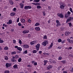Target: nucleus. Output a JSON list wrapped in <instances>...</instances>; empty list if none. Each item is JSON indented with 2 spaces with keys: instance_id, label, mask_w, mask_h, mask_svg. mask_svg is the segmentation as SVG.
I'll use <instances>...</instances> for the list:
<instances>
[{
  "instance_id": "nucleus-14",
  "label": "nucleus",
  "mask_w": 73,
  "mask_h": 73,
  "mask_svg": "<svg viewBox=\"0 0 73 73\" xmlns=\"http://www.w3.org/2000/svg\"><path fill=\"white\" fill-rule=\"evenodd\" d=\"M20 5L21 6V8L22 9L24 8V5L23 3H20Z\"/></svg>"
},
{
  "instance_id": "nucleus-5",
  "label": "nucleus",
  "mask_w": 73,
  "mask_h": 73,
  "mask_svg": "<svg viewBox=\"0 0 73 73\" xmlns=\"http://www.w3.org/2000/svg\"><path fill=\"white\" fill-rule=\"evenodd\" d=\"M36 43H37V41L34 40L30 42V44L31 45H33Z\"/></svg>"
},
{
  "instance_id": "nucleus-49",
  "label": "nucleus",
  "mask_w": 73,
  "mask_h": 73,
  "mask_svg": "<svg viewBox=\"0 0 73 73\" xmlns=\"http://www.w3.org/2000/svg\"><path fill=\"white\" fill-rule=\"evenodd\" d=\"M20 19V18H18L17 19V20L16 21L17 23H18L19 22V20Z\"/></svg>"
},
{
  "instance_id": "nucleus-29",
  "label": "nucleus",
  "mask_w": 73,
  "mask_h": 73,
  "mask_svg": "<svg viewBox=\"0 0 73 73\" xmlns=\"http://www.w3.org/2000/svg\"><path fill=\"white\" fill-rule=\"evenodd\" d=\"M69 15L68 14H66L65 15V17L66 19H67L68 17V16H69Z\"/></svg>"
},
{
  "instance_id": "nucleus-45",
  "label": "nucleus",
  "mask_w": 73,
  "mask_h": 73,
  "mask_svg": "<svg viewBox=\"0 0 73 73\" xmlns=\"http://www.w3.org/2000/svg\"><path fill=\"white\" fill-rule=\"evenodd\" d=\"M44 39H46L47 38V36L46 35H44Z\"/></svg>"
},
{
  "instance_id": "nucleus-12",
  "label": "nucleus",
  "mask_w": 73,
  "mask_h": 73,
  "mask_svg": "<svg viewBox=\"0 0 73 73\" xmlns=\"http://www.w3.org/2000/svg\"><path fill=\"white\" fill-rule=\"evenodd\" d=\"M67 41L71 43V44H72V43H73V40H71L70 39H68Z\"/></svg>"
},
{
  "instance_id": "nucleus-11",
  "label": "nucleus",
  "mask_w": 73,
  "mask_h": 73,
  "mask_svg": "<svg viewBox=\"0 0 73 73\" xmlns=\"http://www.w3.org/2000/svg\"><path fill=\"white\" fill-rule=\"evenodd\" d=\"M35 29L36 31H40V28L39 27H36L35 28Z\"/></svg>"
},
{
  "instance_id": "nucleus-34",
  "label": "nucleus",
  "mask_w": 73,
  "mask_h": 73,
  "mask_svg": "<svg viewBox=\"0 0 73 73\" xmlns=\"http://www.w3.org/2000/svg\"><path fill=\"white\" fill-rule=\"evenodd\" d=\"M42 13H43V15L44 16H45V15H46V13H45V11H43Z\"/></svg>"
},
{
  "instance_id": "nucleus-37",
  "label": "nucleus",
  "mask_w": 73,
  "mask_h": 73,
  "mask_svg": "<svg viewBox=\"0 0 73 73\" xmlns=\"http://www.w3.org/2000/svg\"><path fill=\"white\" fill-rule=\"evenodd\" d=\"M33 53H37V50H33Z\"/></svg>"
},
{
  "instance_id": "nucleus-63",
  "label": "nucleus",
  "mask_w": 73,
  "mask_h": 73,
  "mask_svg": "<svg viewBox=\"0 0 73 73\" xmlns=\"http://www.w3.org/2000/svg\"><path fill=\"white\" fill-rule=\"evenodd\" d=\"M61 48H62L60 46H59L58 47V48H59V49H61Z\"/></svg>"
},
{
  "instance_id": "nucleus-61",
  "label": "nucleus",
  "mask_w": 73,
  "mask_h": 73,
  "mask_svg": "<svg viewBox=\"0 0 73 73\" xmlns=\"http://www.w3.org/2000/svg\"><path fill=\"white\" fill-rule=\"evenodd\" d=\"M69 48H68V49H72V47H69Z\"/></svg>"
},
{
  "instance_id": "nucleus-54",
  "label": "nucleus",
  "mask_w": 73,
  "mask_h": 73,
  "mask_svg": "<svg viewBox=\"0 0 73 73\" xmlns=\"http://www.w3.org/2000/svg\"><path fill=\"white\" fill-rule=\"evenodd\" d=\"M62 62H63V63H64V64H65L66 62H65V60H62L61 61Z\"/></svg>"
},
{
  "instance_id": "nucleus-8",
  "label": "nucleus",
  "mask_w": 73,
  "mask_h": 73,
  "mask_svg": "<svg viewBox=\"0 0 73 73\" xmlns=\"http://www.w3.org/2000/svg\"><path fill=\"white\" fill-rule=\"evenodd\" d=\"M29 32V30H24L23 31V33L24 34H27V33H28Z\"/></svg>"
},
{
  "instance_id": "nucleus-46",
  "label": "nucleus",
  "mask_w": 73,
  "mask_h": 73,
  "mask_svg": "<svg viewBox=\"0 0 73 73\" xmlns=\"http://www.w3.org/2000/svg\"><path fill=\"white\" fill-rule=\"evenodd\" d=\"M56 23H57V24H58L59 23H60V21L58 20H56Z\"/></svg>"
},
{
  "instance_id": "nucleus-55",
  "label": "nucleus",
  "mask_w": 73,
  "mask_h": 73,
  "mask_svg": "<svg viewBox=\"0 0 73 73\" xmlns=\"http://www.w3.org/2000/svg\"><path fill=\"white\" fill-rule=\"evenodd\" d=\"M28 37L30 38V37H31V35H30V34H28Z\"/></svg>"
},
{
  "instance_id": "nucleus-52",
  "label": "nucleus",
  "mask_w": 73,
  "mask_h": 73,
  "mask_svg": "<svg viewBox=\"0 0 73 73\" xmlns=\"http://www.w3.org/2000/svg\"><path fill=\"white\" fill-rule=\"evenodd\" d=\"M68 15H70L71 14V12L69 11H68L67 12Z\"/></svg>"
},
{
  "instance_id": "nucleus-19",
  "label": "nucleus",
  "mask_w": 73,
  "mask_h": 73,
  "mask_svg": "<svg viewBox=\"0 0 73 73\" xmlns=\"http://www.w3.org/2000/svg\"><path fill=\"white\" fill-rule=\"evenodd\" d=\"M9 2L11 4H13V2L11 0H9Z\"/></svg>"
},
{
  "instance_id": "nucleus-2",
  "label": "nucleus",
  "mask_w": 73,
  "mask_h": 73,
  "mask_svg": "<svg viewBox=\"0 0 73 73\" xmlns=\"http://www.w3.org/2000/svg\"><path fill=\"white\" fill-rule=\"evenodd\" d=\"M48 44V40H45L42 42V44L43 46H46Z\"/></svg>"
},
{
  "instance_id": "nucleus-33",
  "label": "nucleus",
  "mask_w": 73,
  "mask_h": 73,
  "mask_svg": "<svg viewBox=\"0 0 73 73\" xmlns=\"http://www.w3.org/2000/svg\"><path fill=\"white\" fill-rule=\"evenodd\" d=\"M8 47L6 46L4 47V50H8Z\"/></svg>"
},
{
  "instance_id": "nucleus-1",
  "label": "nucleus",
  "mask_w": 73,
  "mask_h": 73,
  "mask_svg": "<svg viewBox=\"0 0 73 73\" xmlns=\"http://www.w3.org/2000/svg\"><path fill=\"white\" fill-rule=\"evenodd\" d=\"M40 44L38 43L35 46L36 49L37 51H38L40 49Z\"/></svg>"
},
{
  "instance_id": "nucleus-42",
  "label": "nucleus",
  "mask_w": 73,
  "mask_h": 73,
  "mask_svg": "<svg viewBox=\"0 0 73 73\" xmlns=\"http://www.w3.org/2000/svg\"><path fill=\"white\" fill-rule=\"evenodd\" d=\"M4 42V41L1 40V38H0V43H2Z\"/></svg>"
},
{
  "instance_id": "nucleus-27",
  "label": "nucleus",
  "mask_w": 73,
  "mask_h": 73,
  "mask_svg": "<svg viewBox=\"0 0 73 73\" xmlns=\"http://www.w3.org/2000/svg\"><path fill=\"white\" fill-rule=\"evenodd\" d=\"M21 23H24V22H25V20H24V19H22L21 20Z\"/></svg>"
},
{
  "instance_id": "nucleus-47",
  "label": "nucleus",
  "mask_w": 73,
  "mask_h": 73,
  "mask_svg": "<svg viewBox=\"0 0 73 73\" xmlns=\"http://www.w3.org/2000/svg\"><path fill=\"white\" fill-rule=\"evenodd\" d=\"M13 11L14 12H16V7H15L13 9Z\"/></svg>"
},
{
  "instance_id": "nucleus-22",
  "label": "nucleus",
  "mask_w": 73,
  "mask_h": 73,
  "mask_svg": "<svg viewBox=\"0 0 73 73\" xmlns=\"http://www.w3.org/2000/svg\"><path fill=\"white\" fill-rule=\"evenodd\" d=\"M69 35V33L68 32H66L65 33V35L66 36H68Z\"/></svg>"
},
{
  "instance_id": "nucleus-64",
  "label": "nucleus",
  "mask_w": 73,
  "mask_h": 73,
  "mask_svg": "<svg viewBox=\"0 0 73 73\" xmlns=\"http://www.w3.org/2000/svg\"><path fill=\"white\" fill-rule=\"evenodd\" d=\"M34 62H35V61H31V63L32 64H34Z\"/></svg>"
},
{
  "instance_id": "nucleus-48",
  "label": "nucleus",
  "mask_w": 73,
  "mask_h": 73,
  "mask_svg": "<svg viewBox=\"0 0 73 73\" xmlns=\"http://www.w3.org/2000/svg\"><path fill=\"white\" fill-rule=\"evenodd\" d=\"M19 42L20 44H22V42L21 40H19Z\"/></svg>"
},
{
  "instance_id": "nucleus-28",
  "label": "nucleus",
  "mask_w": 73,
  "mask_h": 73,
  "mask_svg": "<svg viewBox=\"0 0 73 73\" xmlns=\"http://www.w3.org/2000/svg\"><path fill=\"white\" fill-rule=\"evenodd\" d=\"M21 60H22L21 58H19L18 59V60L19 62H21Z\"/></svg>"
},
{
  "instance_id": "nucleus-50",
  "label": "nucleus",
  "mask_w": 73,
  "mask_h": 73,
  "mask_svg": "<svg viewBox=\"0 0 73 73\" xmlns=\"http://www.w3.org/2000/svg\"><path fill=\"white\" fill-rule=\"evenodd\" d=\"M18 26H19L20 27L21 25V23L20 22H19L18 24Z\"/></svg>"
},
{
  "instance_id": "nucleus-16",
  "label": "nucleus",
  "mask_w": 73,
  "mask_h": 73,
  "mask_svg": "<svg viewBox=\"0 0 73 73\" xmlns=\"http://www.w3.org/2000/svg\"><path fill=\"white\" fill-rule=\"evenodd\" d=\"M53 43H51L49 46V47H48V49H50V48H51L52 46H53Z\"/></svg>"
},
{
  "instance_id": "nucleus-21",
  "label": "nucleus",
  "mask_w": 73,
  "mask_h": 73,
  "mask_svg": "<svg viewBox=\"0 0 73 73\" xmlns=\"http://www.w3.org/2000/svg\"><path fill=\"white\" fill-rule=\"evenodd\" d=\"M17 49L19 50V51H22V48L20 47H18L17 48Z\"/></svg>"
},
{
  "instance_id": "nucleus-58",
  "label": "nucleus",
  "mask_w": 73,
  "mask_h": 73,
  "mask_svg": "<svg viewBox=\"0 0 73 73\" xmlns=\"http://www.w3.org/2000/svg\"><path fill=\"white\" fill-rule=\"evenodd\" d=\"M62 44H64V43H65V41L63 40L61 42Z\"/></svg>"
},
{
  "instance_id": "nucleus-24",
  "label": "nucleus",
  "mask_w": 73,
  "mask_h": 73,
  "mask_svg": "<svg viewBox=\"0 0 73 73\" xmlns=\"http://www.w3.org/2000/svg\"><path fill=\"white\" fill-rule=\"evenodd\" d=\"M13 67L15 69H18V68H17V65L16 64L14 65L13 66Z\"/></svg>"
},
{
  "instance_id": "nucleus-32",
  "label": "nucleus",
  "mask_w": 73,
  "mask_h": 73,
  "mask_svg": "<svg viewBox=\"0 0 73 73\" xmlns=\"http://www.w3.org/2000/svg\"><path fill=\"white\" fill-rule=\"evenodd\" d=\"M69 10L70 11V12H71V13H72L73 14V10H72V8L71 7H70Z\"/></svg>"
},
{
  "instance_id": "nucleus-41",
  "label": "nucleus",
  "mask_w": 73,
  "mask_h": 73,
  "mask_svg": "<svg viewBox=\"0 0 73 73\" xmlns=\"http://www.w3.org/2000/svg\"><path fill=\"white\" fill-rule=\"evenodd\" d=\"M28 22L30 24L32 23V21L31 20V19H29L28 20Z\"/></svg>"
},
{
  "instance_id": "nucleus-39",
  "label": "nucleus",
  "mask_w": 73,
  "mask_h": 73,
  "mask_svg": "<svg viewBox=\"0 0 73 73\" xmlns=\"http://www.w3.org/2000/svg\"><path fill=\"white\" fill-rule=\"evenodd\" d=\"M10 72L9 70H7L5 71L4 73H9Z\"/></svg>"
},
{
  "instance_id": "nucleus-35",
  "label": "nucleus",
  "mask_w": 73,
  "mask_h": 73,
  "mask_svg": "<svg viewBox=\"0 0 73 73\" xmlns=\"http://www.w3.org/2000/svg\"><path fill=\"white\" fill-rule=\"evenodd\" d=\"M8 60V57L7 56H6L5 57V60Z\"/></svg>"
},
{
  "instance_id": "nucleus-57",
  "label": "nucleus",
  "mask_w": 73,
  "mask_h": 73,
  "mask_svg": "<svg viewBox=\"0 0 73 73\" xmlns=\"http://www.w3.org/2000/svg\"><path fill=\"white\" fill-rule=\"evenodd\" d=\"M3 26L6 27H7V25H5V24H3Z\"/></svg>"
},
{
  "instance_id": "nucleus-7",
  "label": "nucleus",
  "mask_w": 73,
  "mask_h": 73,
  "mask_svg": "<svg viewBox=\"0 0 73 73\" xmlns=\"http://www.w3.org/2000/svg\"><path fill=\"white\" fill-rule=\"evenodd\" d=\"M73 19L72 17H69L66 21V23H68V22H69L70 21H71Z\"/></svg>"
},
{
  "instance_id": "nucleus-44",
  "label": "nucleus",
  "mask_w": 73,
  "mask_h": 73,
  "mask_svg": "<svg viewBox=\"0 0 73 73\" xmlns=\"http://www.w3.org/2000/svg\"><path fill=\"white\" fill-rule=\"evenodd\" d=\"M69 27H72V23H68Z\"/></svg>"
},
{
  "instance_id": "nucleus-3",
  "label": "nucleus",
  "mask_w": 73,
  "mask_h": 73,
  "mask_svg": "<svg viewBox=\"0 0 73 73\" xmlns=\"http://www.w3.org/2000/svg\"><path fill=\"white\" fill-rule=\"evenodd\" d=\"M57 16L60 18H64V15L62 13H58L57 14Z\"/></svg>"
},
{
  "instance_id": "nucleus-56",
  "label": "nucleus",
  "mask_w": 73,
  "mask_h": 73,
  "mask_svg": "<svg viewBox=\"0 0 73 73\" xmlns=\"http://www.w3.org/2000/svg\"><path fill=\"white\" fill-rule=\"evenodd\" d=\"M13 43H16V41L15 40H13Z\"/></svg>"
},
{
  "instance_id": "nucleus-59",
  "label": "nucleus",
  "mask_w": 73,
  "mask_h": 73,
  "mask_svg": "<svg viewBox=\"0 0 73 73\" xmlns=\"http://www.w3.org/2000/svg\"><path fill=\"white\" fill-rule=\"evenodd\" d=\"M27 66L28 67V68H31V65H27Z\"/></svg>"
},
{
  "instance_id": "nucleus-17",
  "label": "nucleus",
  "mask_w": 73,
  "mask_h": 73,
  "mask_svg": "<svg viewBox=\"0 0 73 73\" xmlns=\"http://www.w3.org/2000/svg\"><path fill=\"white\" fill-rule=\"evenodd\" d=\"M40 25V24L38 23H35V27H37L38 26H39Z\"/></svg>"
},
{
  "instance_id": "nucleus-23",
  "label": "nucleus",
  "mask_w": 73,
  "mask_h": 73,
  "mask_svg": "<svg viewBox=\"0 0 73 73\" xmlns=\"http://www.w3.org/2000/svg\"><path fill=\"white\" fill-rule=\"evenodd\" d=\"M15 13H12L11 14V15L12 16H15Z\"/></svg>"
},
{
  "instance_id": "nucleus-15",
  "label": "nucleus",
  "mask_w": 73,
  "mask_h": 73,
  "mask_svg": "<svg viewBox=\"0 0 73 73\" xmlns=\"http://www.w3.org/2000/svg\"><path fill=\"white\" fill-rule=\"evenodd\" d=\"M44 66L46 65V64H47V62H48V61L47 60H44Z\"/></svg>"
},
{
  "instance_id": "nucleus-60",
  "label": "nucleus",
  "mask_w": 73,
  "mask_h": 73,
  "mask_svg": "<svg viewBox=\"0 0 73 73\" xmlns=\"http://www.w3.org/2000/svg\"><path fill=\"white\" fill-rule=\"evenodd\" d=\"M32 4L33 5H36V3H32Z\"/></svg>"
},
{
  "instance_id": "nucleus-30",
  "label": "nucleus",
  "mask_w": 73,
  "mask_h": 73,
  "mask_svg": "<svg viewBox=\"0 0 73 73\" xmlns=\"http://www.w3.org/2000/svg\"><path fill=\"white\" fill-rule=\"evenodd\" d=\"M52 68V66L49 65L48 66L47 68L49 69H51Z\"/></svg>"
},
{
  "instance_id": "nucleus-25",
  "label": "nucleus",
  "mask_w": 73,
  "mask_h": 73,
  "mask_svg": "<svg viewBox=\"0 0 73 73\" xmlns=\"http://www.w3.org/2000/svg\"><path fill=\"white\" fill-rule=\"evenodd\" d=\"M27 53H28V51L27 50H25V51L23 52V54H27Z\"/></svg>"
},
{
  "instance_id": "nucleus-13",
  "label": "nucleus",
  "mask_w": 73,
  "mask_h": 73,
  "mask_svg": "<svg viewBox=\"0 0 73 73\" xmlns=\"http://www.w3.org/2000/svg\"><path fill=\"white\" fill-rule=\"evenodd\" d=\"M12 23V21L11 20H9V22H7V24H11Z\"/></svg>"
},
{
  "instance_id": "nucleus-9",
  "label": "nucleus",
  "mask_w": 73,
  "mask_h": 73,
  "mask_svg": "<svg viewBox=\"0 0 73 73\" xmlns=\"http://www.w3.org/2000/svg\"><path fill=\"white\" fill-rule=\"evenodd\" d=\"M14 58L15 56L13 57L11 59V61L13 62H16V60Z\"/></svg>"
},
{
  "instance_id": "nucleus-36",
  "label": "nucleus",
  "mask_w": 73,
  "mask_h": 73,
  "mask_svg": "<svg viewBox=\"0 0 73 73\" xmlns=\"http://www.w3.org/2000/svg\"><path fill=\"white\" fill-rule=\"evenodd\" d=\"M58 42H62V40L60 38L58 40Z\"/></svg>"
},
{
  "instance_id": "nucleus-6",
  "label": "nucleus",
  "mask_w": 73,
  "mask_h": 73,
  "mask_svg": "<svg viewBox=\"0 0 73 73\" xmlns=\"http://www.w3.org/2000/svg\"><path fill=\"white\" fill-rule=\"evenodd\" d=\"M12 64L11 63H7L5 64V66L6 68H8V67H10L11 66Z\"/></svg>"
},
{
  "instance_id": "nucleus-20",
  "label": "nucleus",
  "mask_w": 73,
  "mask_h": 73,
  "mask_svg": "<svg viewBox=\"0 0 73 73\" xmlns=\"http://www.w3.org/2000/svg\"><path fill=\"white\" fill-rule=\"evenodd\" d=\"M40 1V0H34V2L35 3H38Z\"/></svg>"
},
{
  "instance_id": "nucleus-18",
  "label": "nucleus",
  "mask_w": 73,
  "mask_h": 73,
  "mask_svg": "<svg viewBox=\"0 0 73 73\" xmlns=\"http://www.w3.org/2000/svg\"><path fill=\"white\" fill-rule=\"evenodd\" d=\"M64 7L65 6H64L63 5H61L60 6V8H61V9H64Z\"/></svg>"
},
{
  "instance_id": "nucleus-38",
  "label": "nucleus",
  "mask_w": 73,
  "mask_h": 73,
  "mask_svg": "<svg viewBox=\"0 0 73 73\" xmlns=\"http://www.w3.org/2000/svg\"><path fill=\"white\" fill-rule=\"evenodd\" d=\"M58 26H61V24L60 23H57L56 24V27H58Z\"/></svg>"
},
{
  "instance_id": "nucleus-51",
  "label": "nucleus",
  "mask_w": 73,
  "mask_h": 73,
  "mask_svg": "<svg viewBox=\"0 0 73 73\" xmlns=\"http://www.w3.org/2000/svg\"><path fill=\"white\" fill-rule=\"evenodd\" d=\"M41 5V4H40V3H36V5Z\"/></svg>"
},
{
  "instance_id": "nucleus-26",
  "label": "nucleus",
  "mask_w": 73,
  "mask_h": 73,
  "mask_svg": "<svg viewBox=\"0 0 73 73\" xmlns=\"http://www.w3.org/2000/svg\"><path fill=\"white\" fill-rule=\"evenodd\" d=\"M15 58H16V59H17L19 57V55H16L14 56Z\"/></svg>"
},
{
  "instance_id": "nucleus-40",
  "label": "nucleus",
  "mask_w": 73,
  "mask_h": 73,
  "mask_svg": "<svg viewBox=\"0 0 73 73\" xmlns=\"http://www.w3.org/2000/svg\"><path fill=\"white\" fill-rule=\"evenodd\" d=\"M11 54H16V52L14 51L13 52H11Z\"/></svg>"
},
{
  "instance_id": "nucleus-10",
  "label": "nucleus",
  "mask_w": 73,
  "mask_h": 73,
  "mask_svg": "<svg viewBox=\"0 0 73 73\" xmlns=\"http://www.w3.org/2000/svg\"><path fill=\"white\" fill-rule=\"evenodd\" d=\"M23 47L24 48H29V46L27 44H24L23 45Z\"/></svg>"
},
{
  "instance_id": "nucleus-53",
  "label": "nucleus",
  "mask_w": 73,
  "mask_h": 73,
  "mask_svg": "<svg viewBox=\"0 0 73 73\" xmlns=\"http://www.w3.org/2000/svg\"><path fill=\"white\" fill-rule=\"evenodd\" d=\"M37 65V62H35L34 63V65L36 66V65Z\"/></svg>"
},
{
  "instance_id": "nucleus-62",
  "label": "nucleus",
  "mask_w": 73,
  "mask_h": 73,
  "mask_svg": "<svg viewBox=\"0 0 73 73\" xmlns=\"http://www.w3.org/2000/svg\"><path fill=\"white\" fill-rule=\"evenodd\" d=\"M63 73H67V71H63Z\"/></svg>"
},
{
  "instance_id": "nucleus-4",
  "label": "nucleus",
  "mask_w": 73,
  "mask_h": 73,
  "mask_svg": "<svg viewBox=\"0 0 73 73\" xmlns=\"http://www.w3.org/2000/svg\"><path fill=\"white\" fill-rule=\"evenodd\" d=\"M31 8L32 7L31 6H25L24 7V9L25 10H27V9H31Z\"/></svg>"
},
{
  "instance_id": "nucleus-43",
  "label": "nucleus",
  "mask_w": 73,
  "mask_h": 73,
  "mask_svg": "<svg viewBox=\"0 0 73 73\" xmlns=\"http://www.w3.org/2000/svg\"><path fill=\"white\" fill-rule=\"evenodd\" d=\"M62 59V57L61 56L59 57V58H58V60H61Z\"/></svg>"
},
{
  "instance_id": "nucleus-31",
  "label": "nucleus",
  "mask_w": 73,
  "mask_h": 73,
  "mask_svg": "<svg viewBox=\"0 0 73 73\" xmlns=\"http://www.w3.org/2000/svg\"><path fill=\"white\" fill-rule=\"evenodd\" d=\"M36 7L37 9H41V7L40 5H38L36 6Z\"/></svg>"
}]
</instances>
